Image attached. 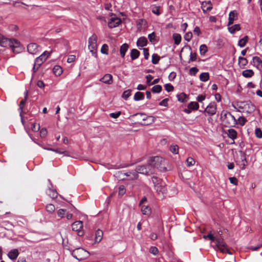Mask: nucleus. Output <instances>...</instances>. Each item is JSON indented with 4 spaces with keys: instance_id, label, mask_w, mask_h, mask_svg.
<instances>
[{
    "instance_id": "f257e3e1",
    "label": "nucleus",
    "mask_w": 262,
    "mask_h": 262,
    "mask_svg": "<svg viewBox=\"0 0 262 262\" xmlns=\"http://www.w3.org/2000/svg\"><path fill=\"white\" fill-rule=\"evenodd\" d=\"M203 237L205 239L208 238L212 242L215 241L216 243V246L217 247L218 249L220 250L222 253H227L229 254H232L228 249L227 245L224 241V239L219 236L216 235L214 236L211 233V232H210L208 234L204 235Z\"/></svg>"
},
{
    "instance_id": "f03ea898",
    "label": "nucleus",
    "mask_w": 262,
    "mask_h": 262,
    "mask_svg": "<svg viewBox=\"0 0 262 262\" xmlns=\"http://www.w3.org/2000/svg\"><path fill=\"white\" fill-rule=\"evenodd\" d=\"M221 119L223 124L228 127H234L237 122L235 117L227 111H222L221 114Z\"/></svg>"
},
{
    "instance_id": "7ed1b4c3",
    "label": "nucleus",
    "mask_w": 262,
    "mask_h": 262,
    "mask_svg": "<svg viewBox=\"0 0 262 262\" xmlns=\"http://www.w3.org/2000/svg\"><path fill=\"white\" fill-rule=\"evenodd\" d=\"M0 46L3 47H10L13 52H17L16 49L19 47V42L15 39H8L0 33Z\"/></svg>"
},
{
    "instance_id": "20e7f679",
    "label": "nucleus",
    "mask_w": 262,
    "mask_h": 262,
    "mask_svg": "<svg viewBox=\"0 0 262 262\" xmlns=\"http://www.w3.org/2000/svg\"><path fill=\"white\" fill-rule=\"evenodd\" d=\"M97 36L93 34L88 39V48L93 56L97 57Z\"/></svg>"
},
{
    "instance_id": "39448f33",
    "label": "nucleus",
    "mask_w": 262,
    "mask_h": 262,
    "mask_svg": "<svg viewBox=\"0 0 262 262\" xmlns=\"http://www.w3.org/2000/svg\"><path fill=\"white\" fill-rule=\"evenodd\" d=\"M163 158L161 157L155 156L150 158L148 160L149 166L150 168H154V173L155 172V169H159L160 171L162 170V162Z\"/></svg>"
},
{
    "instance_id": "423d86ee",
    "label": "nucleus",
    "mask_w": 262,
    "mask_h": 262,
    "mask_svg": "<svg viewBox=\"0 0 262 262\" xmlns=\"http://www.w3.org/2000/svg\"><path fill=\"white\" fill-rule=\"evenodd\" d=\"M73 257L78 260H82L86 259L89 256V253L83 248H76L74 249L72 253Z\"/></svg>"
},
{
    "instance_id": "0eeeda50",
    "label": "nucleus",
    "mask_w": 262,
    "mask_h": 262,
    "mask_svg": "<svg viewBox=\"0 0 262 262\" xmlns=\"http://www.w3.org/2000/svg\"><path fill=\"white\" fill-rule=\"evenodd\" d=\"M238 106L242 112L247 113H251L255 108V106L250 101L240 102L238 104Z\"/></svg>"
},
{
    "instance_id": "6e6552de",
    "label": "nucleus",
    "mask_w": 262,
    "mask_h": 262,
    "mask_svg": "<svg viewBox=\"0 0 262 262\" xmlns=\"http://www.w3.org/2000/svg\"><path fill=\"white\" fill-rule=\"evenodd\" d=\"M217 110V105L215 102H212L209 104L204 111L205 116H209L210 117L213 116L216 114ZM212 118L209 117L208 121L210 122L212 121Z\"/></svg>"
},
{
    "instance_id": "1a4fd4ad",
    "label": "nucleus",
    "mask_w": 262,
    "mask_h": 262,
    "mask_svg": "<svg viewBox=\"0 0 262 262\" xmlns=\"http://www.w3.org/2000/svg\"><path fill=\"white\" fill-rule=\"evenodd\" d=\"M136 173H140L141 174H144L146 175H150L154 173V168H150L149 166V164L147 165H138L136 168Z\"/></svg>"
},
{
    "instance_id": "9d476101",
    "label": "nucleus",
    "mask_w": 262,
    "mask_h": 262,
    "mask_svg": "<svg viewBox=\"0 0 262 262\" xmlns=\"http://www.w3.org/2000/svg\"><path fill=\"white\" fill-rule=\"evenodd\" d=\"M115 175L116 177H117L120 179H124L123 177L125 176H126V177H130V179L132 180L136 179L138 177V174H137V173H136V171H135V172L128 171L127 172H124L122 171H118L116 172Z\"/></svg>"
},
{
    "instance_id": "9b49d317",
    "label": "nucleus",
    "mask_w": 262,
    "mask_h": 262,
    "mask_svg": "<svg viewBox=\"0 0 262 262\" xmlns=\"http://www.w3.org/2000/svg\"><path fill=\"white\" fill-rule=\"evenodd\" d=\"M121 23V19L112 14V17L108 23V26L110 28H113L118 26Z\"/></svg>"
},
{
    "instance_id": "f8f14e48",
    "label": "nucleus",
    "mask_w": 262,
    "mask_h": 262,
    "mask_svg": "<svg viewBox=\"0 0 262 262\" xmlns=\"http://www.w3.org/2000/svg\"><path fill=\"white\" fill-rule=\"evenodd\" d=\"M152 180L153 183L155 184V188L157 192L159 195H162L164 194V188L161 185L160 183H159L158 178L157 177H153Z\"/></svg>"
},
{
    "instance_id": "ddd939ff",
    "label": "nucleus",
    "mask_w": 262,
    "mask_h": 262,
    "mask_svg": "<svg viewBox=\"0 0 262 262\" xmlns=\"http://www.w3.org/2000/svg\"><path fill=\"white\" fill-rule=\"evenodd\" d=\"M83 227V223L81 221H76L72 224V228L73 231H77L79 236H82L83 232L81 230Z\"/></svg>"
},
{
    "instance_id": "4468645a",
    "label": "nucleus",
    "mask_w": 262,
    "mask_h": 262,
    "mask_svg": "<svg viewBox=\"0 0 262 262\" xmlns=\"http://www.w3.org/2000/svg\"><path fill=\"white\" fill-rule=\"evenodd\" d=\"M50 54V52L45 51L41 55L35 59V62H36L38 66H41V64L47 60Z\"/></svg>"
},
{
    "instance_id": "2eb2a0df",
    "label": "nucleus",
    "mask_w": 262,
    "mask_h": 262,
    "mask_svg": "<svg viewBox=\"0 0 262 262\" xmlns=\"http://www.w3.org/2000/svg\"><path fill=\"white\" fill-rule=\"evenodd\" d=\"M27 50L29 53L35 54L40 51L39 46H38L36 43H31L28 45Z\"/></svg>"
},
{
    "instance_id": "dca6fc26",
    "label": "nucleus",
    "mask_w": 262,
    "mask_h": 262,
    "mask_svg": "<svg viewBox=\"0 0 262 262\" xmlns=\"http://www.w3.org/2000/svg\"><path fill=\"white\" fill-rule=\"evenodd\" d=\"M237 164L242 166L241 168L242 169H244L245 168V166L247 165V162L246 160V157L244 153L242 152L241 155L240 160L236 161Z\"/></svg>"
},
{
    "instance_id": "f3484780",
    "label": "nucleus",
    "mask_w": 262,
    "mask_h": 262,
    "mask_svg": "<svg viewBox=\"0 0 262 262\" xmlns=\"http://www.w3.org/2000/svg\"><path fill=\"white\" fill-rule=\"evenodd\" d=\"M202 8L203 12L205 13L210 11L212 8L211 2L210 1L208 2H203L202 3Z\"/></svg>"
},
{
    "instance_id": "a211bd4d",
    "label": "nucleus",
    "mask_w": 262,
    "mask_h": 262,
    "mask_svg": "<svg viewBox=\"0 0 262 262\" xmlns=\"http://www.w3.org/2000/svg\"><path fill=\"white\" fill-rule=\"evenodd\" d=\"M100 81L104 83L110 84L113 82V76L111 74H106L101 78Z\"/></svg>"
},
{
    "instance_id": "6ab92c4d",
    "label": "nucleus",
    "mask_w": 262,
    "mask_h": 262,
    "mask_svg": "<svg viewBox=\"0 0 262 262\" xmlns=\"http://www.w3.org/2000/svg\"><path fill=\"white\" fill-rule=\"evenodd\" d=\"M147 43V39L144 37H140L137 42V45L139 48L146 46Z\"/></svg>"
},
{
    "instance_id": "aec40b11",
    "label": "nucleus",
    "mask_w": 262,
    "mask_h": 262,
    "mask_svg": "<svg viewBox=\"0 0 262 262\" xmlns=\"http://www.w3.org/2000/svg\"><path fill=\"white\" fill-rule=\"evenodd\" d=\"M253 63L254 66L257 68H262V60L257 56H254L253 57Z\"/></svg>"
},
{
    "instance_id": "412c9836",
    "label": "nucleus",
    "mask_w": 262,
    "mask_h": 262,
    "mask_svg": "<svg viewBox=\"0 0 262 262\" xmlns=\"http://www.w3.org/2000/svg\"><path fill=\"white\" fill-rule=\"evenodd\" d=\"M236 17H237V13L235 11H231L229 13L228 26L233 24L234 20Z\"/></svg>"
},
{
    "instance_id": "4be33fe9",
    "label": "nucleus",
    "mask_w": 262,
    "mask_h": 262,
    "mask_svg": "<svg viewBox=\"0 0 262 262\" xmlns=\"http://www.w3.org/2000/svg\"><path fill=\"white\" fill-rule=\"evenodd\" d=\"M19 254V252L17 249H13L11 250L8 253V257L11 260L15 259Z\"/></svg>"
},
{
    "instance_id": "5701e85b",
    "label": "nucleus",
    "mask_w": 262,
    "mask_h": 262,
    "mask_svg": "<svg viewBox=\"0 0 262 262\" xmlns=\"http://www.w3.org/2000/svg\"><path fill=\"white\" fill-rule=\"evenodd\" d=\"M103 234L102 231L100 229L96 231L95 238V243H98L102 240Z\"/></svg>"
},
{
    "instance_id": "b1692460",
    "label": "nucleus",
    "mask_w": 262,
    "mask_h": 262,
    "mask_svg": "<svg viewBox=\"0 0 262 262\" xmlns=\"http://www.w3.org/2000/svg\"><path fill=\"white\" fill-rule=\"evenodd\" d=\"M128 49V45L125 43H123L120 47V53L122 57H124L125 53Z\"/></svg>"
},
{
    "instance_id": "393cba45",
    "label": "nucleus",
    "mask_w": 262,
    "mask_h": 262,
    "mask_svg": "<svg viewBox=\"0 0 262 262\" xmlns=\"http://www.w3.org/2000/svg\"><path fill=\"white\" fill-rule=\"evenodd\" d=\"M140 54V52L137 49H134L131 50L130 57L132 60L137 59Z\"/></svg>"
},
{
    "instance_id": "a878e982",
    "label": "nucleus",
    "mask_w": 262,
    "mask_h": 262,
    "mask_svg": "<svg viewBox=\"0 0 262 262\" xmlns=\"http://www.w3.org/2000/svg\"><path fill=\"white\" fill-rule=\"evenodd\" d=\"M228 136L232 140H234L237 137L236 131L232 128L229 129L228 130Z\"/></svg>"
},
{
    "instance_id": "bb28decb",
    "label": "nucleus",
    "mask_w": 262,
    "mask_h": 262,
    "mask_svg": "<svg viewBox=\"0 0 262 262\" xmlns=\"http://www.w3.org/2000/svg\"><path fill=\"white\" fill-rule=\"evenodd\" d=\"M254 72L252 70H246L242 72V75L245 78H250L254 75Z\"/></svg>"
},
{
    "instance_id": "cd10ccee",
    "label": "nucleus",
    "mask_w": 262,
    "mask_h": 262,
    "mask_svg": "<svg viewBox=\"0 0 262 262\" xmlns=\"http://www.w3.org/2000/svg\"><path fill=\"white\" fill-rule=\"evenodd\" d=\"M241 29V27L238 24H235L234 25H233L232 26H228V30L229 31L232 33L233 34L235 33L236 31H239Z\"/></svg>"
},
{
    "instance_id": "c85d7f7f",
    "label": "nucleus",
    "mask_w": 262,
    "mask_h": 262,
    "mask_svg": "<svg viewBox=\"0 0 262 262\" xmlns=\"http://www.w3.org/2000/svg\"><path fill=\"white\" fill-rule=\"evenodd\" d=\"M144 95L143 93L137 92L135 94L134 99L135 101H139L144 99Z\"/></svg>"
},
{
    "instance_id": "c756f323",
    "label": "nucleus",
    "mask_w": 262,
    "mask_h": 262,
    "mask_svg": "<svg viewBox=\"0 0 262 262\" xmlns=\"http://www.w3.org/2000/svg\"><path fill=\"white\" fill-rule=\"evenodd\" d=\"M141 211L144 215H149L151 213L150 208L148 206L142 205Z\"/></svg>"
},
{
    "instance_id": "7c9ffc66",
    "label": "nucleus",
    "mask_w": 262,
    "mask_h": 262,
    "mask_svg": "<svg viewBox=\"0 0 262 262\" xmlns=\"http://www.w3.org/2000/svg\"><path fill=\"white\" fill-rule=\"evenodd\" d=\"M53 72L56 76H60L62 73V70L59 66H55L53 69Z\"/></svg>"
},
{
    "instance_id": "2f4dec72",
    "label": "nucleus",
    "mask_w": 262,
    "mask_h": 262,
    "mask_svg": "<svg viewBox=\"0 0 262 262\" xmlns=\"http://www.w3.org/2000/svg\"><path fill=\"white\" fill-rule=\"evenodd\" d=\"M173 39L174 41V43L178 45L181 41V36L178 33H174L173 34Z\"/></svg>"
},
{
    "instance_id": "473e14b6",
    "label": "nucleus",
    "mask_w": 262,
    "mask_h": 262,
    "mask_svg": "<svg viewBox=\"0 0 262 262\" xmlns=\"http://www.w3.org/2000/svg\"><path fill=\"white\" fill-rule=\"evenodd\" d=\"M248 40V37L245 36L244 38L241 39L238 42V46L241 48L244 47L247 43Z\"/></svg>"
},
{
    "instance_id": "72a5a7b5",
    "label": "nucleus",
    "mask_w": 262,
    "mask_h": 262,
    "mask_svg": "<svg viewBox=\"0 0 262 262\" xmlns=\"http://www.w3.org/2000/svg\"><path fill=\"white\" fill-rule=\"evenodd\" d=\"M199 107V105L196 102H191L188 105V108L191 110H197Z\"/></svg>"
},
{
    "instance_id": "f704fd0d",
    "label": "nucleus",
    "mask_w": 262,
    "mask_h": 262,
    "mask_svg": "<svg viewBox=\"0 0 262 262\" xmlns=\"http://www.w3.org/2000/svg\"><path fill=\"white\" fill-rule=\"evenodd\" d=\"M46 209L49 213H53L55 211V207L53 204H49L46 205Z\"/></svg>"
},
{
    "instance_id": "c9c22d12",
    "label": "nucleus",
    "mask_w": 262,
    "mask_h": 262,
    "mask_svg": "<svg viewBox=\"0 0 262 262\" xmlns=\"http://www.w3.org/2000/svg\"><path fill=\"white\" fill-rule=\"evenodd\" d=\"M47 193L52 199L56 198L57 196V193L56 190L49 189L47 191Z\"/></svg>"
},
{
    "instance_id": "e433bc0d",
    "label": "nucleus",
    "mask_w": 262,
    "mask_h": 262,
    "mask_svg": "<svg viewBox=\"0 0 262 262\" xmlns=\"http://www.w3.org/2000/svg\"><path fill=\"white\" fill-rule=\"evenodd\" d=\"M209 78L208 73H202L200 75V79L202 81H207Z\"/></svg>"
},
{
    "instance_id": "4c0bfd02",
    "label": "nucleus",
    "mask_w": 262,
    "mask_h": 262,
    "mask_svg": "<svg viewBox=\"0 0 262 262\" xmlns=\"http://www.w3.org/2000/svg\"><path fill=\"white\" fill-rule=\"evenodd\" d=\"M238 63L240 67H244L248 63V61L246 58L243 57H239L238 58Z\"/></svg>"
},
{
    "instance_id": "58836bf2",
    "label": "nucleus",
    "mask_w": 262,
    "mask_h": 262,
    "mask_svg": "<svg viewBox=\"0 0 262 262\" xmlns=\"http://www.w3.org/2000/svg\"><path fill=\"white\" fill-rule=\"evenodd\" d=\"M108 46L107 44H103L100 49V52L105 55H108Z\"/></svg>"
},
{
    "instance_id": "ea45409f",
    "label": "nucleus",
    "mask_w": 262,
    "mask_h": 262,
    "mask_svg": "<svg viewBox=\"0 0 262 262\" xmlns=\"http://www.w3.org/2000/svg\"><path fill=\"white\" fill-rule=\"evenodd\" d=\"M208 49L205 45H202L200 47V54L202 56L205 55L206 53L207 52Z\"/></svg>"
},
{
    "instance_id": "a19ab883",
    "label": "nucleus",
    "mask_w": 262,
    "mask_h": 262,
    "mask_svg": "<svg viewBox=\"0 0 262 262\" xmlns=\"http://www.w3.org/2000/svg\"><path fill=\"white\" fill-rule=\"evenodd\" d=\"M177 97H178V100L180 102H184L187 98V95L185 93H182L178 95Z\"/></svg>"
},
{
    "instance_id": "79ce46f5",
    "label": "nucleus",
    "mask_w": 262,
    "mask_h": 262,
    "mask_svg": "<svg viewBox=\"0 0 262 262\" xmlns=\"http://www.w3.org/2000/svg\"><path fill=\"white\" fill-rule=\"evenodd\" d=\"M169 150L172 153L174 154H178L179 147L177 145H172L170 146Z\"/></svg>"
},
{
    "instance_id": "37998d69",
    "label": "nucleus",
    "mask_w": 262,
    "mask_h": 262,
    "mask_svg": "<svg viewBox=\"0 0 262 262\" xmlns=\"http://www.w3.org/2000/svg\"><path fill=\"white\" fill-rule=\"evenodd\" d=\"M186 163L188 167L192 166L194 165L195 161L192 158L189 157L187 159Z\"/></svg>"
},
{
    "instance_id": "c03bdc74",
    "label": "nucleus",
    "mask_w": 262,
    "mask_h": 262,
    "mask_svg": "<svg viewBox=\"0 0 262 262\" xmlns=\"http://www.w3.org/2000/svg\"><path fill=\"white\" fill-rule=\"evenodd\" d=\"M131 92L132 90H130L125 91L122 94V98L126 100L131 95Z\"/></svg>"
},
{
    "instance_id": "a18cd8bd",
    "label": "nucleus",
    "mask_w": 262,
    "mask_h": 262,
    "mask_svg": "<svg viewBox=\"0 0 262 262\" xmlns=\"http://www.w3.org/2000/svg\"><path fill=\"white\" fill-rule=\"evenodd\" d=\"M27 100H25V99L21 100L19 103V114L21 115L23 113V108L25 104L26 103V101Z\"/></svg>"
},
{
    "instance_id": "49530a36",
    "label": "nucleus",
    "mask_w": 262,
    "mask_h": 262,
    "mask_svg": "<svg viewBox=\"0 0 262 262\" xmlns=\"http://www.w3.org/2000/svg\"><path fill=\"white\" fill-rule=\"evenodd\" d=\"M162 90V88L160 85H156L152 88V91L153 93H159Z\"/></svg>"
},
{
    "instance_id": "de8ad7c7",
    "label": "nucleus",
    "mask_w": 262,
    "mask_h": 262,
    "mask_svg": "<svg viewBox=\"0 0 262 262\" xmlns=\"http://www.w3.org/2000/svg\"><path fill=\"white\" fill-rule=\"evenodd\" d=\"M160 56L157 54H154L152 55V62L153 64H157L160 60Z\"/></svg>"
},
{
    "instance_id": "09e8293b",
    "label": "nucleus",
    "mask_w": 262,
    "mask_h": 262,
    "mask_svg": "<svg viewBox=\"0 0 262 262\" xmlns=\"http://www.w3.org/2000/svg\"><path fill=\"white\" fill-rule=\"evenodd\" d=\"M48 134L47 129L46 128H42L40 130V136L41 138H45Z\"/></svg>"
},
{
    "instance_id": "8fccbe9b",
    "label": "nucleus",
    "mask_w": 262,
    "mask_h": 262,
    "mask_svg": "<svg viewBox=\"0 0 262 262\" xmlns=\"http://www.w3.org/2000/svg\"><path fill=\"white\" fill-rule=\"evenodd\" d=\"M246 119L243 117H239L237 121V123H238L239 125H242V126H243L246 122Z\"/></svg>"
},
{
    "instance_id": "3c124183",
    "label": "nucleus",
    "mask_w": 262,
    "mask_h": 262,
    "mask_svg": "<svg viewBox=\"0 0 262 262\" xmlns=\"http://www.w3.org/2000/svg\"><path fill=\"white\" fill-rule=\"evenodd\" d=\"M192 37V34L191 32H187L184 35V39L187 41H189Z\"/></svg>"
},
{
    "instance_id": "603ef678",
    "label": "nucleus",
    "mask_w": 262,
    "mask_h": 262,
    "mask_svg": "<svg viewBox=\"0 0 262 262\" xmlns=\"http://www.w3.org/2000/svg\"><path fill=\"white\" fill-rule=\"evenodd\" d=\"M66 210L63 209H60L57 211V215L58 217H60L61 218H62L64 216V215L65 214Z\"/></svg>"
},
{
    "instance_id": "864d4df0",
    "label": "nucleus",
    "mask_w": 262,
    "mask_h": 262,
    "mask_svg": "<svg viewBox=\"0 0 262 262\" xmlns=\"http://www.w3.org/2000/svg\"><path fill=\"white\" fill-rule=\"evenodd\" d=\"M126 190L123 185H121L119 187V195H123L125 193Z\"/></svg>"
},
{
    "instance_id": "5fc2aeb1",
    "label": "nucleus",
    "mask_w": 262,
    "mask_h": 262,
    "mask_svg": "<svg viewBox=\"0 0 262 262\" xmlns=\"http://www.w3.org/2000/svg\"><path fill=\"white\" fill-rule=\"evenodd\" d=\"M165 89L167 92H171L173 90V86L170 84H165Z\"/></svg>"
},
{
    "instance_id": "6e6d98bb",
    "label": "nucleus",
    "mask_w": 262,
    "mask_h": 262,
    "mask_svg": "<svg viewBox=\"0 0 262 262\" xmlns=\"http://www.w3.org/2000/svg\"><path fill=\"white\" fill-rule=\"evenodd\" d=\"M255 135L257 137L259 138H262V131L260 128H257L255 129Z\"/></svg>"
},
{
    "instance_id": "4d7b16f0",
    "label": "nucleus",
    "mask_w": 262,
    "mask_h": 262,
    "mask_svg": "<svg viewBox=\"0 0 262 262\" xmlns=\"http://www.w3.org/2000/svg\"><path fill=\"white\" fill-rule=\"evenodd\" d=\"M121 115V112L119 111L116 113H112L110 114V116L113 118H117Z\"/></svg>"
},
{
    "instance_id": "13d9d810",
    "label": "nucleus",
    "mask_w": 262,
    "mask_h": 262,
    "mask_svg": "<svg viewBox=\"0 0 262 262\" xmlns=\"http://www.w3.org/2000/svg\"><path fill=\"white\" fill-rule=\"evenodd\" d=\"M198 72V69L195 67L191 68L189 70V74L191 75L194 76Z\"/></svg>"
},
{
    "instance_id": "bf43d9fd",
    "label": "nucleus",
    "mask_w": 262,
    "mask_h": 262,
    "mask_svg": "<svg viewBox=\"0 0 262 262\" xmlns=\"http://www.w3.org/2000/svg\"><path fill=\"white\" fill-rule=\"evenodd\" d=\"M40 128L39 124H36L35 123H33L32 124L31 129L34 132H37Z\"/></svg>"
},
{
    "instance_id": "052dcab7",
    "label": "nucleus",
    "mask_w": 262,
    "mask_h": 262,
    "mask_svg": "<svg viewBox=\"0 0 262 262\" xmlns=\"http://www.w3.org/2000/svg\"><path fill=\"white\" fill-rule=\"evenodd\" d=\"M149 251L151 253L153 254L154 255H156L158 253V249L156 247H151L150 248Z\"/></svg>"
},
{
    "instance_id": "680f3d73",
    "label": "nucleus",
    "mask_w": 262,
    "mask_h": 262,
    "mask_svg": "<svg viewBox=\"0 0 262 262\" xmlns=\"http://www.w3.org/2000/svg\"><path fill=\"white\" fill-rule=\"evenodd\" d=\"M76 59V56L74 55H71L69 56L67 59V62L68 63H72L75 61Z\"/></svg>"
},
{
    "instance_id": "e2e57ef3",
    "label": "nucleus",
    "mask_w": 262,
    "mask_h": 262,
    "mask_svg": "<svg viewBox=\"0 0 262 262\" xmlns=\"http://www.w3.org/2000/svg\"><path fill=\"white\" fill-rule=\"evenodd\" d=\"M148 39L151 42H154L155 40V35L154 32H152L148 35Z\"/></svg>"
},
{
    "instance_id": "0e129e2a",
    "label": "nucleus",
    "mask_w": 262,
    "mask_h": 262,
    "mask_svg": "<svg viewBox=\"0 0 262 262\" xmlns=\"http://www.w3.org/2000/svg\"><path fill=\"white\" fill-rule=\"evenodd\" d=\"M143 51L145 59H147L149 56L148 49L147 48H143Z\"/></svg>"
},
{
    "instance_id": "69168bd1",
    "label": "nucleus",
    "mask_w": 262,
    "mask_h": 262,
    "mask_svg": "<svg viewBox=\"0 0 262 262\" xmlns=\"http://www.w3.org/2000/svg\"><path fill=\"white\" fill-rule=\"evenodd\" d=\"M146 82L147 84L149 85H150L151 83H150L151 80L153 79V77L151 75H148L146 76Z\"/></svg>"
},
{
    "instance_id": "338daca9",
    "label": "nucleus",
    "mask_w": 262,
    "mask_h": 262,
    "mask_svg": "<svg viewBox=\"0 0 262 262\" xmlns=\"http://www.w3.org/2000/svg\"><path fill=\"white\" fill-rule=\"evenodd\" d=\"M176 73L175 72H172L169 74L168 76V79L169 80L172 81L176 78Z\"/></svg>"
},
{
    "instance_id": "774afa93",
    "label": "nucleus",
    "mask_w": 262,
    "mask_h": 262,
    "mask_svg": "<svg viewBox=\"0 0 262 262\" xmlns=\"http://www.w3.org/2000/svg\"><path fill=\"white\" fill-rule=\"evenodd\" d=\"M229 180L231 183L236 185L237 184V180L235 177H232L229 178Z\"/></svg>"
}]
</instances>
